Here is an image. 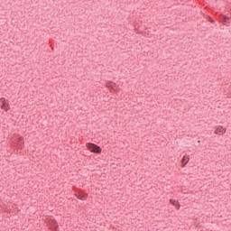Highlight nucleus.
<instances>
[{"instance_id": "f257e3e1", "label": "nucleus", "mask_w": 231, "mask_h": 231, "mask_svg": "<svg viewBox=\"0 0 231 231\" xmlns=\"http://www.w3.org/2000/svg\"><path fill=\"white\" fill-rule=\"evenodd\" d=\"M86 147L88 151H90V152H94L95 154L102 153V148L94 143H87Z\"/></svg>"}, {"instance_id": "f03ea898", "label": "nucleus", "mask_w": 231, "mask_h": 231, "mask_svg": "<svg viewBox=\"0 0 231 231\" xmlns=\"http://www.w3.org/2000/svg\"><path fill=\"white\" fill-rule=\"evenodd\" d=\"M0 102L2 104L1 108L5 109V112L10 110V104H8V102H6V99L5 97H2L0 99Z\"/></svg>"}, {"instance_id": "7ed1b4c3", "label": "nucleus", "mask_w": 231, "mask_h": 231, "mask_svg": "<svg viewBox=\"0 0 231 231\" xmlns=\"http://www.w3.org/2000/svg\"><path fill=\"white\" fill-rule=\"evenodd\" d=\"M76 197L78 198V199H81V200H86L88 199V194L82 192V191H79L76 194Z\"/></svg>"}, {"instance_id": "20e7f679", "label": "nucleus", "mask_w": 231, "mask_h": 231, "mask_svg": "<svg viewBox=\"0 0 231 231\" xmlns=\"http://www.w3.org/2000/svg\"><path fill=\"white\" fill-rule=\"evenodd\" d=\"M226 133V129L223 128V126H218L216 129V134H225Z\"/></svg>"}, {"instance_id": "39448f33", "label": "nucleus", "mask_w": 231, "mask_h": 231, "mask_svg": "<svg viewBox=\"0 0 231 231\" xmlns=\"http://www.w3.org/2000/svg\"><path fill=\"white\" fill-rule=\"evenodd\" d=\"M170 203H171V205H174V207H176L178 209H180V208L181 207L178 200H174L172 199H170Z\"/></svg>"}, {"instance_id": "423d86ee", "label": "nucleus", "mask_w": 231, "mask_h": 231, "mask_svg": "<svg viewBox=\"0 0 231 231\" xmlns=\"http://www.w3.org/2000/svg\"><path fill=\"white\" fill-rule=\"evenodd\" d=\"M189 160H190V158L189 156H184L182 159H181V162L183 163L182 167H184L186 164L189 163Z\"/></svg>"}, {"instance_id": "0eeeda50", "label": "nucleus", "mask_w": 231, "mask_h": 231, "mask_svg": "<svg viewBox=\"0 0 231 231\" xmlns=\"http://www.w3.org/2000/svg\"><path fill=\"white\" fill-rule=\"evenodd\" d=\"M221 20L225 23H230V18L226 15H222Z\"/></svg>"}, {"instance_id": "6e6552de", "label": "nucleus", "mask_w": 231, "mask_h": 231, "mask_svg": "<svg viewBox=\"0 0 231 231\" xmlns=\"http://www.w3.org/2000/svg\"><path fill=\"white\" fill-rule=\"evenodd\" d=\"M210 23H214V19L209 18Z\"/></svg>"}]
</instances>
